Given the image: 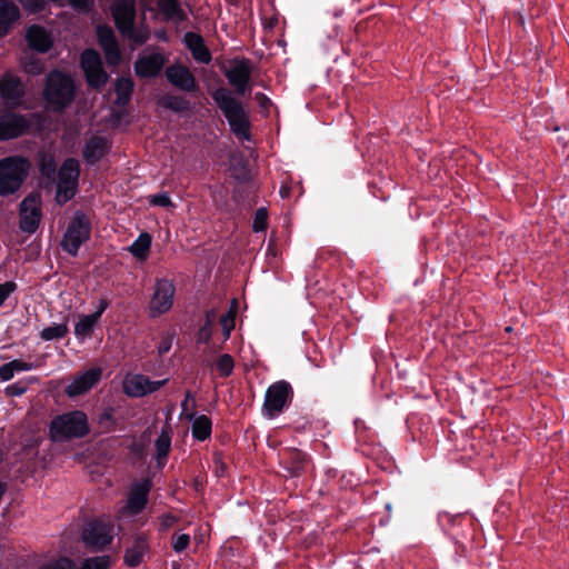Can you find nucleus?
<instances>
[{
  "label": "nucleus",
  "instance_id": "obj_48",
  "mask_svg": "<svg viewBox=\"0 0 569 569\" xmlns=\"http://www.w3.org/2000/svg\"><path fill=\"white\" fill-rule=\"evenodd\" d=\"M203 41L204 40L201 34L192 31H188L183 36V43L190 50V52L198 48Z\"/></svg>",
  "mask_w": 569,
  "mask_h": 569
},
{
  "label": "nucleus",
  "instance_id": "obj_15",
  "mask_svg": "<svg viewBox=\"0 0 569 569\" xmlns=\"http://www.w3.org/2000/svg\"><path fill=\"white\" fill-rule=\"evenodd\" d=\"M97 38L104 53L107 63L109 66L119 64L121 59V52L112 28L108 24L98 26Z\"/></svg>",
  "mask_w": 569,
  "mask_h": 569
},
{
  "label": "nucleus",
  "instance_id": "obj_42",
  "mask_svg": "<svg viewBox=\"0 0 569 569\" xmlns=\"http://www.w3.org/2000/svg\"><path fill=\"white\" fill-rule=\"evenodd\" d=\"M268 228V211L266 208H258L254 212L252 229L254 232L264 231Z\"/></svg>",
  "mask_w": 569,
  "mask_h": 569
},
{
  "label": "nucleus",
  "instance_id": "obj_38",
  "mask_svg": "<svg viewBox=\"0 0 569 569\" xmlns=\"http://www.w3.org/2000/svg\"><path fill=\"white\" fill-rule=\"evenodd\" d=\"M110 566L111 557L102 555L84 559L80 569H108Z\"/></svg>",
  "mask_w": 569,
  "mask_h": 569
},
{
  "label": "nucleus",
  "instance_id": "obj_22",
  "mask_svg": "<svg viewBox=\"0 0 569 569\" xmlns=\"http://www.w3.org/2000/svg\"><path fill=\"white\" fill-rule=\"evenodd\" d=\"M20 18V9L12 0H0V38L10 34Z\"/></svg>",
  "mask_w": 569,
  "mask_h": 569
},
{
  "label": "nucleus",
  "instance_id": "obj_46",
  "mask_svg": "<svg viewBox=\"0 0 569 569\" xmlns=\"http://www.w3.org/2000/svg\"><path fill=\"white\" fill-rule=\"evenodd\" d=\"M19 3L27 10L29 13L36 14L40 13L46 9L44 0H18Z\"/></svg>",
  "mask_w": 569,
  "mask_h": 569
},
{
  "label": "nucleus",
  "instance_id": "obj_60",
  "mask_svg": "<svg viewBox=\"0 0 569 569\" xmlns=\"http://www.w3.org/2000/svg\"><path fill=\"white\" fill-rule=\"evenodd\" d=\"M108 307H109V301L107 299H101L99 302L98 309L94 312H92L91 315L96 316V318L99 320L101 318L102 313L108 309Z\"/></svg>",
  "mask_w": 569,
  "mask_h": 569
},
{
  "label": "nucleus",
  "instance_id": "obj_51",
  "mask_svg": "<svg viewBox=\"0 0 569 569\" xmlns=\"http://www.w3.org/2000/svg\"><path fill=\"white\" fill-rule=\"evenodd\" d=\"M18 286L14 281H6L0 283V307L17 290Z\"/></svg>",
  "mask_w": 569,
  "mask_h": 569
},
{
  "label": "nucleus",
  "instance_id": "obj_6",
  "mask_svg": "<svg viewBox=\"0 0 569 569\" xmlns=\"http://www.w3.org/2000/svg\"><path fill=\"white\" fill-rule=\"evenodd\" d=\"M292 398L293 389L288 381L273 382L266 391L262 405L263 415L271 419L278 417L291 403Z\"/></svg>",
  "mask_w": 569,
  "mask_h": 569
},
{
  "label": "nucleus",
  "instance_id": "obj_56",
  "mask_svg": "<svg viewBox=\"0 0 569 569\" xmlns=\"http://www.w3.org/2000/svg\"><path fill=\"white\" fill-rule=\"evenodd\" d=\"M10 362L13 367L14 372L29 371L34 368V365L32 362H27L21 359H14Z\"/></svg>",
  "mask_w": 569,
  "mask_h": 569
},
{
  "label": "nucleus",
  "instance_id": "obj_44",
  "mask_svg": "<svg viewBox=\"0 0 569 569\" xmlns=\"http://www.w3.org/2000/svg\"><path fill=\"white\" fill-rule=\"evenodd\" d=\"M98 423L103 432H110L111 430H113L116 421L112 415V409L104 410L102 413H100L98 418Z\"/></svg>",
  "mask_w": 569,
  "mask_h": 569
},
{
  "label": "nucleus",
  "instance_id": "obj_29",
  "mask_svg": "<svg viewBox=\"0 0 569 569\" xmlns=\"http://www.w3.org/2000/svg\"><path fill=\"white\" fill-rule=\"evenodd\" d=\"M192 437L198 441H204L210 438L212 432V421L206 415H200L192 422Z\"/></svg>",
  "mask_w": 569,
  "mask_h": 569
},
{
  "label": "nucleus",
  "instance_id": "obj_58",
  "mask_svg": "<svg viewBox=\"0 0 569 569\" xmlns=\"http://www.w3.org/2000/svg\"><path fill=\"white\" fill-rule=\"evenodd\" d=\"M254 99L259 107L264 110H268L272 104L271 100L262 92H257Z\"/></svg>",
  "mask_w": 569,
  "mask_h": 569
},
{
  "label": "nucleus",
  "instance_id": "obj_21",
  "mask_svg": "<svg viewBox=\"0 0 569 569\" xmlns=\"http://www.w3.org/2000/svg\"><path fill=\"white\" fill-rule=\"evenodd\" d=\"M26 40L30 49L40 53L48 52L53 44L50 33L40 24H31L28 27Z\"/></svg>",
  "mask_w": 569,
  "mask_h": 569
},
{
  "label": "nucleus",
  "instance_id": "obj_27",
  "mask_svg": "<svg viewBox=\"0 0 569 569\" xmlns=\"http://www.w3.org/2000/svg\"><path fill=\"white\" fill-rule=\"evenodd\" d=\"M158 106L176 113L188 112L191 109L190 101L183 96L166 93L158 100Z\"/></svg>",
  "mask_w": 569,
  "mask_h": 569
},
{
  "label": "nucleus",
  "instance_id": "obj_53",
  "mask_svg": "<svg viewBox=\"0 0 569 569\" xmlns=\"http://www.w3.org/2000/svg\"><path fill=\"white\" fill-rule=\"evenodd\" d=\"M150 203L152 206H159V207H163V208L173 206L170 197L166 192L151 196Z\"/></svg>",
  "mask_w": 569,
  "mask_h": 569
},
{
  "label": "nucleus",
  "instance_id": "obj_33",
  "mask_svg": "<svg viewBox=\"0 0 569 569\" xmlns=\"http://www.w3.org/2000/svg\"><path fill=\"white\" fill-rule=\"evenodd\" d=\"M217 319V311L214 309L207 310L204 313V322L199 328L197 333V342L208 345L212 338V327Z\"/></svg>",
  "mask_w": 569,
  "mask_h": 569
},
{
  "label": "nucleus",
  "instance_id": "obj_13",
  "mask_svg": "<svg viewBox=\"0 0 569 569\" xmlns=\"http://www.w3.org/2000/svg\"><path fill=\"white\" fill-rule=\"evenodd\" d=\"M164 76L169 83L181 91L194 93L200 89L194 74L182 63H173L167 67Z\"/></svg>",
  "mask_w": 569,
  "mask_h": 569
},
{
  "label": "nucleus",
  "instance_id": "obj_16",
  "mask_svg": "<svg viewBox=\"0 0 569 569\" xmlns=\"http://www.w3.org/2000/svg\"><path fill=\"white\" fill-rule=\"evenodd\" d=\"M152 480L143 478L140 481L132 483L129 489L127 508L132 515H139L146 508L149 499V493L152 489Z\"/></svg>",
  "mask_w": 569,
  "mask_h": 569
},
{
  "label": "nucleus",
  "instance_id": "obj_43",
  "mask_svg": "<svg viewBox=\"0 0 569 569\" xmlns=\"http://www.w3.org/2000/svg\"><path fill=\"white\" fill-rule=\"evenodd\" d=\"M121 36L133 41L136 44H143L148 41L150 34L147 28L138 30L132 26L130 32L122 33Z\"/></svg>",
  "mask_w": 569,
  "mask_h": 569
},
{
  "label": "nucleus",
  "instance_id": "obj_64",
  "mask_svg": "<svg viewBox=\"0 0 569 569\" xmlns=\"http://www.w3.org/2000/svg\"><path fill=\"white\" fill-rule=\"evenodd\" d=\"M234 178L240 181H246L249 178V171L244 170L241 174H236Z\"/></svg>",
  "mask_w": 569,
  "mask_h": 569
},
{
  "label": "nucleus",
  "instance_id": "obj_39",
  "mask_svg": "<svg viewBox=\"0 0 569 569\" xmlns=\"http://www.w3.org/2000/svg\"><path fill=\"white\" fill-rule=\"evenodd\" d=\"M216 368L219 371L220 377H229L234 368L233 358L228 353L221 355L216 362Z\"/></svg>",
  "mask_w": 569,
  "mask_h": 569
},
{
  "label": "nucleus",
  "instance_id": "obj_18",
  "mask_svg": "<svg viewBox=\"0 0 569 569\" xmlns=\"http://www.w3.org/2000/svg\"><path fill=\"white\" fill-rule=\"evenodd\" d=\"M166 64V57L160 52H153L139 57L134 62V72L141 79L157 77Z\"/></svg>",
  "mask_w": 569,
  "mask_h": 569
},
{
  "label": "nucleus",
  "instance_id": "obj_2",
  "mask_svg": "<svg viewBox=\"0 0 569 569\" xmlns=\"http://www.w3.org/2000/svg\"><path fill=\"white\" fill-rule=\"evenodd\" d=\"M211 98L226 117L230 130L243 140H250L251 123L242 103L224 87H219L211 93Z\"/></svg>",
  "mask_w": 569,
  "mask_h": 569
},
{
  "label": "nucleus",
  "instance_id": "obj_61",
  "mask_svg": "<svg viewBox=\"0 0 569 569\" xmlns=\"http://www.w3.org/2000/svg\"><path fill=\"white\" fill-rule=\"evenodd\" d=\"M237 312H238V300L236 298H233L231 300V303H230V307H229L228 311L224 315L226 316H230L232 318H236L237 317Z\"/></svg>",
  "mask_w": 569,
  "mask_h": 569
},
{
  "label": "nucleus",
  "instance_id": "obj_24",
  "mask_svg": "<svg viewBox=\"0 0 569 569\" xmlns=\"http://www.w3.org/2000/svg\"><path fill=\"white\" fill-rule=\"evenodd\" d=\"M282 463L290 477H299L306 469L308 456L297 448H289L283 452Z\"/></svg>",
  "mask_w": 569,
  "mask_h": 569
},
{
  "label": "nucleus",
  "instance_id": "obj_55",
  "mask_svg": "<svg viewBox=\"0 0 569 569\" xmlns=\"http://www.w3.org/2000/svg\"><path fill=\"white\" fill-rule=\"evenodd\" d=\"M14 376V370L11 362H7L0 366V380L9 381Z\"/></svg>",
  "mask_w": 569,
  "mask_h": 569
},
{
  "label": "nucleus",
  "instance_id": "obj_59",
  "mask_svg": "<svg viewBox=\"0 0 569 569\" xmlns=\"http://www.w3.org/2000/svg\"><path fill=\"white\" fill-rule=\"evenodd\" d=\"M213 461L217 466V473L219 476H222L227 469V466L226 463L222 461V453L221 452H216L213 455Z\"/></svg>",
  "mask_w": 569,
  "mask_h": 569
},
{
  "label": "nucleus",
  "instance_id": "obj_57",
  "mask_svg": "<svg viewBox=\"0 0 569 569\" xmlns=\"http://www.w3.org/2000/svg\"><path fill=\"white\" fill-rule=\"evenodd\" d=\"M178 521V518L171 513H166L160 517V529L167 530L171 528L176 522Z\"/></svg>",
  "mask_w": 569,
  "mask_h": 569
},
{
  "label": "nucleus",
  "instance_id": "obj_45",
  "mask_svg": "<svg viewBox=\"0 0 569 569\" xmlns=\"http://www.w3.org/2000/svg\"><path fill=\"white\" fill-rule=\"evenodd\" d=\"M192 58L200 62V63H209L212 59L210 50L204 44V41L196 48L193 51H191Z\"/></svg>",
  "mask_w": 569,
  "mask_h": 569
},
{
  "label": "nucleus",
  "instance_id": "obj_23",
  "mask_svg": "<svg viewBox=\"0 0 569 569\" xmlns=\"http://www.w3.org/2000/svg\"><path fill=\"white\" fill-rule=\"evenodd\" d=\"M109 149L108 140L96 134L87 140L82 156L88 164H96L109 152Z\"/></svg>",
  "mask_w": 569,
  "mask_h": 569
},
{
  "label": "nucleus",
  "instance_id": "obj_3",
  "mask_svg": "<svg viewBox=\"0 0 569 569\" xmlns=\"http://www.w3.org/2000/svg\"><path fill=\"white\" fill-rule=\"evenodd\" d=\"M90 427L87 415L81 410H72L56 416L49 425V438L52 442H66L81 439L89 435Z\"/></svg>",
  "mask_w": 569,
  "mask_h": 569
},
{
  "label": "nucleus",
  "instance_id": "obj_14",
  "mask_svg": "<svg viewBox=\"0 0 569 569\" xmlns=\"http://www.w3.org/2000/svg\"><path fill=\"white\" fill-rule=\"evenodd\" d=\"M111 16L114 21V26L120 32L128 33L131 31V27L134 26L136 20V1L134 0H117L111 6Z\"/></svg>",
  "mask_w": 569,
  "mask_h": 569
},
{
  "label": "nucleus",
  "instance_id": "obj_41",
  "mask_svg": "<svg viewBox=\"0 0 569 569\" xmlns=\"http://www.w3.org/2000/svg\"><path fill=\"white\" fill-rule=\"evenodd\" d=\"M38 569H76V563L68 557H60L43 563Z\"/></svg>",
  "mask_w": 569,
  "mask_h": 569
},
{
  "label": "nucleus",
  "instance_id": "obj_32",
  "mask_svg": "<svg viewBox=\"0 0 569 569\" xmlns=\"http://www.w3.org/2000/svg\"><path fill=\"white\" fill-rule=\"evenodd\" d=\"M38 167L41 177L53 180L57 173V162L54 156L50 152L38 153Z\"/></svg>",
  "mask_w": 569,
  "mask_h": 569
},
{
  "label": "nucleus",
  "instance_id": "obj_52",
  "mask_svg": "<svg viewBox=\"0 0 569 569\" xmlns=\"http://www.w3.org/2000/svg\"><path fill=\"white\" fill-rule=\"evenodd\" d=\"M23 69L29 74L38 76L43 72V63L39 59L32 58L24 63Z\"/></svg>",
  "mask_w": 569,
  "mask_h": 569
},
{
  "label": "nucleus",
  "instance_id": "obj_47",
  "mask_svg": "<svg viewBox=\"0 0 569 569\" xmlns=\"http://www.w3.org/2000/svg\"><path fill=\"white\" fill-rule=\"evenodd\" d=\"M68 2L79 13H90L94 9V0H68Z\"/></svg>",
  "mask_w": 569,
  "mask_h": 569
},
{
  "label": "nucleus",
  "instance_id": "obj_31",
  "mask_svg": "<svg viewBox=\"0 0 569 569\" xmlns=\"http://www.w3.org/2000/svg\"><path fill=\"white\" fill-rule=\"evenodd\" d=\"M156 459L158 467H163L171 449V436L168 431L162 430L154 441Z\"/></svg>",
  "mask_w": 569,
  "mask_h": 569
},
{
  "label": "nucleus",
  "instance_id": "obj_25",
  "mask_svg": "<svg viewBox=\"0 0 569 569\" xmlns=\"http://www.w3.org/2000/svg\"><path fill=\"white\" fill-rule=\"evenodd\" d=\"M158 8L166 21L184 22L188 16L178 0H158Z\"/></svg>",
  "mask_w": 569,
  "mask_h": 569
},
{
  "label": "nucleus",
  "instance_id": "obj_30",
  "mask_svg": "<svg viewBox=\"0 0 569 569\" xmlns=\"http://www.w3.org/2000/svg\"><path fill=\"white\" fill-rule=\"evenodd\" d=\"M152 238L148 232H141L129 247V252L139 260H146L151 247Z\"/></svg>",
  "mask_w": 569,
  "mask_h": 569
},
{
  "label": "nucleus",
  "instance_id": "obj_62",
  "mask_svg": "<svg viewBox=\"0 0 569 569\" xmlns=\"http://www.w3.org/2000/svg\"><path fill=\"white\" fill-rule=\"evenodd\" d=\"M190 401H191L192 407H194L193 396H192L191 391L188 390L186 392V397H184L183 401L181 402L182 410H188V406H189Z\"/></svg>",
  "mask_w": 569,
  "mask_h": 569
},
{
  "label": "nucleus",
  "instance_id": "obj_50",
  "mask_svg": "<svg viewBox=\"0 0 569 569\" xmlns=\"http://www.w3.org/2000/svg\"><path fill=\"white\" fill-rule=\"evenodd\" d=\"M190 545V536L187 533L174 535L172 537V548L176 552H182Z\"/></svg>",
  "mask_w": 569,
  "mask_h": 569
},
{
  "label": "nucleus",
  "instance_id": "obj_7",
  "mask_svg": "<svg viewBox=\"0 0 569 569\" xmlns=\"http://www.w3.org/2000/svg\"><path fill=\"white\" fill-rule=\"evenodd\" d=\"M80 164L74 158H67L58 171V184L56 199L59 203L71 200L78 188Z\"/></svg>",
  "mask_w": 569,
  "mask_h": 569
},
{
  "label": "nucleus",
  "instance_id": "obj_36",
  "mask_svg": "<svg viewBox=\"0 0 569 569\" xmlns=\"http://www.w3.org/2000/svg\"><path fill=\"white\" fill-rule=\"evenodd\" d=\"M99 320L96 316L87 315L80 318V320L74 326V335L77 337H90L93 332V328Z\"/></svg>",
  "mask_w": 569,
  "mask_h": 569
},
{
  "label": "nucleus",
  "instance_id": "obj_9",
  "mask_svg": "<svg viewBox=\"0 0 569 569\" xmlns=\"http://www.w3.org/2000/svg\"><path fill=\"white\" fill-rule=\"evenodd\" d=\"M81 538L88 549L103 550L112 542L113 525L102 520L89 521L82 529Z\"/></svg>",
  "mask_w": 569,
  "mask_h": 569
},
{
  "label": "nucleus",
  "instance_id": "obj_8",
  "mask_svg": "<svg viewBox=\"0 0 569 569\" xmlns=\"http://www.w3.org/2000/svg\"><path fill=\"white\" fill-rule=\"evenodd\" d=\"M31 128L32 122L28 114L10 110L0 112V142L27 136Z\"/></svg>",
  "mask_w": 569,
  "mask_h": 569
},
{
  "label": "nucleus",
  "instance_id": "obj_63",
  "mask_svg": "<svg viewBox=\"0 0 569 569\" xmlns=\"http://www.w3.org/2000/svg\"><path fill=\"white\" fill-rule=\"evenodd\" d=\"M171 348V342L170 341H161L160 345L158 346V352L160 356L167 353Z\"/></svg>",
  "mask_w": 569,
  "mask_h": 569
},
{
  "label": "nucleus",
  "instance_id": "obj_35",
  "mask_svg": "<svg viewBox=\"0 0 569 569\" xmlns=\"http://www.w3.org/2000/svg\"><path fill=\"white\" fill-rule=\"evenodd\" d=\"M80 66L86 72L87 70L96 69L102 66V60L99 52L94 49H86L80 56Z\"/></svg>",
  "mask_w": 569,
  "mask_h": 569
},
{
  "label": "nucleus",
  "instance_id": "obj_20",
  "mask_svg": "<svg viewBox=\"0 0 569 569\" xmlns=\"http://www.w3.org/2000/svg\"><path fill=\"white\" fill-rule=\"evenodd\" d=\"M149 551L150 545L147 535L139 533L133 538L131 545L126 548L123 563L129 568H136L142 563Z\"/></svg>",
  "mask_w": 569,
  "mask_h": 569
},
{
  "label": "nucleus",
  "instance_id": "obj_54",
  "mask_svg": "<svg viewBox=\"0 0 569 569\" xmlns=\"http://www.w3.org/2000/svg\"><path fill=\"white\" fill-rule=\"evenodd\" d=\"M167 379L163 380H151L149 377H147V381L144 382L146 387V396L150 395L154 391H158L160 388H162L167 383Z\"/></svg>",
  "mask_w": 569,
  "mask_h": 569
},
{
  "label": "nucleus",
  "instance_id": "obj_10",
  "mask_svg": "<svg viewBox=\"0 0 569 569\" xmlns=\"http://www.w3.org/2000/svg\"><path fill=\"white\" fill-rule=\"evenodd\" d=\"M19 227L23 232L33 233L39 228L42 212L40 196L31 193L19 204Z\"/></svg>",
  "mask_w": 569,
  "mask_h": 569
},
{
  "label": "nucleus",
  "instance_id": "obj_4",
  "mask_svg": "<svg viewBox=\"0 0 569 569\" xmlns=\"http://www.w3.org/2000/svg\"><path fill=\"white\" fill-rule=\"evenodd\" d=\"M31 169L30 160L21 154L0 159V197H10L20 191Z\"/></svg>",
  "mask_w": 569,
  "mask_h": 569
},
{
  "label": "nucleus",
  "instance_id": "obj_40",
  "mask_svg": "<svg viewBox=\"0 0 569 569\" xmlns=\"http://www.w3.org/2000/svg\"><path fill=\"white\" fill-rule=\"evenodd\" d=\"M36 378L19 380L6 387L4 392L9 397H20L24 395L29 388V383L36 381Z\"/></svg>",
  "mask_w": 569,
  "mask_h": 569
},
{
  "label": "nucleus",
  "instance_id": "obj_5",
  "mask_svg": "<svg viewBox=\"0 0 569 569\" xmlns=\"http://www.w3.org/2000/svg\"><path fill=\"white\" fill-rule=\"evenodd\" d=\"M91 229L90 218L83 211H77L60 242L62 250L77 257L80 247L90 239Z\"/></svg>",
  "mask_w": 569,
  "mask_h": 569
},
{
  "label": "nucleus",
  "instance_id": "obj_19",
  "mask_svg": "<svg viewBox=\"0 0 569 569\" xmlns=\"http://www.w3.org/2000/svg\"><path fill=\"white\" fill-rule=\"evenodd\" d=\"M24 94V87L21 79L10 72H6L0 80L1 98L12 106H18Z\"/></svg>",
  "mask_w": 569,
  "mask_h": 569
},
{
  "label": "nucleus",
  "instance_id": "obj_34",
  "mask_svg": "<svg viewBox=\"0 0 569 569\" xmlns=\"http://www.w3.org/2000/svg\"><path fill=\"white\" fill-rule=\"evenodd\" d=\"M83 73L88 86L96 90L102 89L109 79V76L103 69V66L96 69L87 70Z\"/></svg>",
  "mask_w": 569,
  "mask_h": 569
},
{
  "label": "nucleus",
  "instance_id": "obj_12",
  "mask_svg": "<svg viewBox=\"0 0 569 569\" xmlns=\"http://www.w3.org/2000/svg\"><path fill=\"white\" fill-rule=\"evenodd\" d=\"M252 73L251 61L247 58L234 59L233 66L224 71L230 86L234 88L238 96H244L249 88Z\"/></svg>",
  "mask_w": 569,
  "mask_h": 569
},
{
  "label": "nucleus",
  "instance_id": "obj_37",
  "mask_svg": "<svg viewBox=\"0 0 569 569\" xmlns=\"http://www.w3.org/2000/svg\"><path fill=\"white\" fill-rule=\"evenodd\" d=\"M68 332L69 328L67 323H58L43 328L40 331V337L46 341H51L64 338L68 335Z\"/></svg>",
  "mask_w": 569,
  "mask_h": 569
},
{
  "label": "nucleus",
  "instance_id": "obj_49",
  "mask_svg": "<svg viewBox=\"0 0 569 569\" xmlns=\"http://www.w3.org/2000/svg\"><path fill=\"white\" fill-rule=\"evenodd\" d=\"M219 323L221 326L224 340H228L230 338L231 331L234 329L236 318L222 315L219 319Z\"/></svg>",
  "mask_w": 569,
  "mask_h": 569
},
{
  "label": "nucleus",
  "instance_id": "obj_1",
  "mask_svg": "<svg viewBox=\"0 0 569 569\" xmlns=\"http://www.w3.org/2000/svg\"><path fill=\"white\" fill-rule=\"evenodd\" d=\"M42 97L49 111L63 112L76 98L74 80L58 69L51 70L46 77Z\"/></svg>",
  "mask_w": 569,
  "mask_h": 569
},
{
  "label": "nucleus",
  "instance_id": "obj_11",
  "mask_svg": "<svg viewBox=\"0 0 569 569\" xmlns=\"http://www.w3.org/2000/svg\"><path fill=\"white\" fill-rule=\"evenodd\" d=\"M174 292L176 288L171 280L158 279L149 305L150 316L157 317L169 311L172 307Z\"/></svg>",
  "mask_w": 569,
  "mask_h": 569
},
{
  "label": "nucleus",
  "instance_id": "obj_17",
  "mask_svg": "<svg viewBox=\"0 0 569 569\" xmlns=\"http://www.w3.org/2000/svg\"><path fill=\"white\" fill-rule=\"evenodd\" d=\"M102 370L99 367L90 368L77 375L72 382L67 386L66 392L69 397H77L86 393L101 379Z\"/></svg>",
  "mask_w": 569,
  "mask_h": 569
},
{
  "label": "nucleus",
  "instance_id": "obj_28",
  "mask_svg": "<svg viewBox=\"0 0 569 569\" xmlns=\"http://www.w3.org/2000/svg\"><path fill=\"white\" fill-rule=\"evenodd\" d=\"M147 381V376L144 375H132L127 376L123 380V392L132 398H140L146 396V387L144 382Z\"/></svg>",
  "mask_w": 569,
  "mask_h": 569
},
{
  "label": "nucleus",
  "instance_id": "obj_26",
  "mask_svg": "<svg viewBox=\"0 0 569 569\" xmlns=\"http://www.w3.org/2000/svg\"><path fill=\"white\" fill-rule=\"evenodd\" d=\"M134 90V82L131 78L121 77L117 79L114 84L116 99L113 101L117 107H126L130 103Z\"/></svg>",
  "mask_w": 569,
  "mask_h": 569
}]
</instances>
